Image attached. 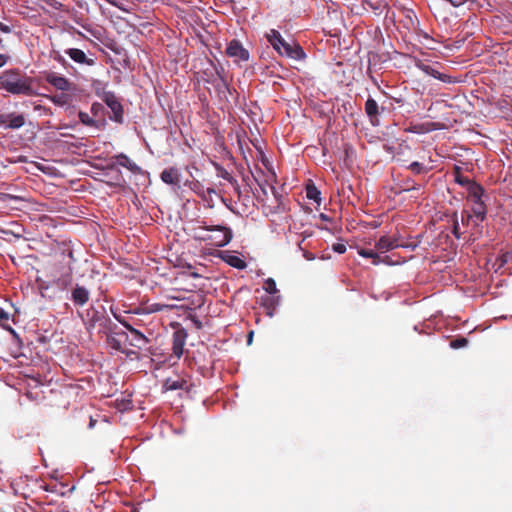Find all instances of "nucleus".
Masks as SVG:
<instances>
[{
	"mask_svg": "<svg viewBox=\"0 0 512 512\" xmlns=\"http://www.w3.org/2000/svg\"><path fill=\"white\" fill-rule=\"evenodd\" d=\"M263 289L269 294H275L277 292L276 283L272 278L265 280Z\"/></svg>",
	"mask_w": 512,
	"mask_h": 512,
	"instance_id": "29",
	"label": "nucleus"
},
{
	"mask_svg": "<svg viewBox=\"0 0 512 512\" xmlns=\"http://www.w3.org/2000/svg\"><path fill=\"white\" fill-rule=\"evenodd\" d=\"M160 177L164 183L169 185H178L180 182V174L178 170L174 167L164 169L161 172Z\"/></svg>",
	"mask_w": 512,
	"mask_h": 512,
	"instance_id": "12",
	"label": "nucleus"
},
{
	"mask_svg": "<svg viewBox=\"0 0 512 512\" xmlns=\"http://www.w3.org/2000/svg\"><path fill=\"white\" fill-rule=\"evenodd\" d=\"M25 123V118L22 114H3L0 115V126L5 129H19Z\"/></svg>",
	"mask_w": 512,
	"mask_h": 512,
	"instance_id": "8",
	"label": "nucleus"
},
{
	"mask_svg": "<svg viewBox=\"0 0 512 512\" xmlns=\"http://www.w3.org/2000/svg\"><path fill=\"white\" fill-rule=\"evenodd\" d=\"M45 81L60 91H69L72 88V83L66 77L55 72H47Z\"/></svg>",
	"mask_w": 512,
	"mask_h": 512,
	"instance_id": "7",
	"label": "nucleus"
},
{
	"mask_svg": "<svg viewBox=\"0 0 512 512\" xmlns=\"http://www.w3.org/2000/svg\"><path fill=\"white\" fill-rule=\"evenodd\" d=\"M66 54L76 63L86 64L88 66L95 64V61L91 58H87L86 54L81 49L70 48L66 50Z\"/></svg>",
	"mask_w": 512,
	"mask_h": 512,
	"instance_id": "10",
	"label": "nucleus"
},
{
	"mask_svg": "<svg viewBox=\"0 0 512 512\" xmlns=\"http://www.w3.org/2000/svg\"><path fill=\"white\" fill-rule=\"evenodd\" d=\"M473 216L480 222L486 218L487 208L483 201L474 202L472 206Z\"/></svg>",
	"mask_w": 512,
	"mask_h": 512,
	"instance_id": "20",
	"label": "nucleus"
},
{
	"mask_svg": "<svg viewBox=\"0 0 512 512\" xmlns=\"http://www.w3.org/2000/svg\"><path fill=\"white\" fill-rule=\"evenodd\" d=\"M269 189L271 190V193H272L273 198H274L276 201H278V195H277V192H276L275 188H274V187H272V186H269Z\"/></svg>",
	"mask_w": 512,
	"mask_h": 512,
	"instance_id": "45",
	"label": "nucleus"
},
{
	"mask_svg": "<svg viewBox=\"0 0 512 512\" xmlns=\"http://www.w3.org/2000/svg\"><path fill=\"white\" fill-rule=\"evenodd\" d=\"M133 345L142 348L148 343V339L145 337L143 333H141L139 330H133Z\"/></svg>",
	"mask_w": 512,
	"mask_h": 512,
	"instance_id": "23",
	"label": "nucleus"
},
{
	"mask_svg": "<svg viewBox=\"0 0 512 512\" xmlns=\"http://www.w3.org/2000/svg\"><path fill=\"white\" fill-rule=\"evenodd\" d=\"M192 190L195 193H197L201 198L207 200L206 188L200 182L193 183Z\"/></svg>",
	"mask_w": 512,
	"mask_h": 512,
	"instance_id": "28",
	"label": "nucleus"
},
{
	"mask_svg": "<svg viewBox=\"0 0 512 512\" xmlns=\"http://www.w3.org/2000/svg\"><path fill=\"white\" fill-rule=\"evenodd\" d=\"M10 60V56L7 54H0V68L4 67L8 61Z\"/></svg>",
	"mask_w": 512,
	"mask_h": 512,
	"instance_id": "40",
	"label": "nucleus"
},
{
	"mask_svg": "<svg viewBox=\"0 0 512 512\" xmlns=\"http://www.w3.org/2000/svg\"><path fill=\"white\" fill-rule=\"evenodd\" d=\"M407 169L410 170L415 175L428 173L431 170V168L426 167L424 164H422L418 161H414V162L410 163L407 166Z\"/></svg>",
	"mask_w": 512,
	"mask_h": 512,
	"instance_id": "21",
	"label": "nucleus"
},
{
	"mask_svg": "<svg viewBox=\"0 0 512 512\" xmlns=\"http://www.w3.org/2000/svg\"><path fill=\"white\" fill-rule=\"evenodd\" d=\"M0 31L3 33H9L11 31V29L6 24L0 22Z\"/></svg>",
	"mask_w": 512,
	"mask_h": 512,
	"instance_id": "42",
	"label": "nucleus"
},
{
	"mask_svg": "<svg viewBox=\"0 0 512 512\" xmlns=\"http://www.w3.org/2000/svg\"><path fill=\"white\" fill-rule=\"evenodd\" d=\"M399 246L400 245L396 238H391L388 236H382L375 244V248L380 252L390 251Z\"/></svg>",
	"mask_w": 512,
	"mask_h": 512,
	"instance_id": "13",
	"label": "nucleus"
},
{
	"mask_svg": "<svg viewBox=\"0 0 512 512\" xmlns=\"http://www.w3.org/2000/svg\"><path fill=\"white\" fill-rule=\"evenodd\" d=\"M472 216L468 211L463 210L461 213V222L463 225H468L470 220L472 219Z\"/></svg>",
	"mask_w": 512,
	"mask_h": 512,
	"instance_id": "35",
	"label": "nucleus"
},
{
	"mask_svg": "<svg viewBox=\"0 0 512 512\" xmlns=\"http://www.w3.org/2000/svg\"><path fill=\"white\" fill-rule=\"evenodd\" d=\"M455 170H456L455 181L458 184H460L462 186L469 187V184H472L474 182V181L469 180L467 177L462 176L460 173L459 167H456Z\"/></svg>",
	"mask_w": 512,
	"mask_h": 512,
	"instance_id": "27",
	"label": "nucleus"
},
{
	"mask_svg": "<svg viewBox=\"0 0 512 512\" xmlns=\"http://www.w3.org/2000/svg\"><path fill=\"white\" fill-rule=\"evenodd\" d=\"M415 66L421 70L422 72H424L425 74L427 75H430L444 83H452L454 82L452 80V77L447 75V74H443V73H440L439 71L435 70L433 67H431L430 65H427L425 64L423 61L421 60H417L416 63H415Z\"/></svg>",
	"mask_w": 512,
	"mask_h": 512,
	"instance_id": "9",
	"label": "nucleus"
},
{
	"mask_svg": "<svg viewBox=\"0 0 512 512\" xmlns=\"http://www.w3.org/2000/svg\"><path fill=\"white\" fill-rule=\"evenodd\" d=\"M332 249H333V251H335L339 254H343L346 252L347 248L344 243H335V244H333Z\"/></svg>",
	"mask_w": 512,
	"mask_h": 512,
	"instance_id": "36",
	"label": "nucleus"
},
{
	"mask_svg": "<svg viewBox=\"0 0 512 512\" xmlns=\"http://www.w3.org/2000/svg\"><path fill=\"white\" fill-rule=\"evenodd\" d=\"M102 110L103 106L100 103H93L91 106V113L95 117L98 116Z\"/></svg>",
	"mask_w": 512,
	"mask_h": 512,
	"instance_id": "37",
	"label": "nucleus"
},
{
	"mask_svg": "<svg viewBox=\"0 0 512 512\" xmlns=\"http://www.w3.org/2000/svg\"><path fill=\"white\" fill-rule=\"evenodd\" d=\"M10 318V315L8 312H6L5 310H3L2 308H0V323L2 325H4L5 323L8 322Z\"/></svg>",
	"mask_w": 512,
	"mask_h": 512,
	"instance_id": "39",
	"label": "nucleus"
},
{
	"mask_svg": "<svg viewBox=\"0 0 512 512\" xmlns=\"http://www.w3.org/2000/svg\"><path fill=\"white\" fill-rule=\"evenodd\" d=\"M52 101L56 104H64L65 103V96L61 95V96H54L52 98Z\"/></svg>",
	"mask_w": 512,
	"mask_h": 512,
	"instance_id": "41",
	"label": "nucleus"
},
{
	"mask_svg": "<svg viewBox=\"0 0 512 512\" xmlns=\"http://www.w3.org/2000/svg\"><path fill=\"white\" fill-rule=\"evenodd\" d=\"M226 262L234 267V268H237V269H243L246 267V263L245 261L240 258L239 256H236V255H229L226 259Z\"/></svg>",
	"mask_w": 512,
	"mask_h": 512,
	"instance_id": "24",
	"label": "nucleus"
},
{
	"mask_svg": "<svg viewBox=\"0 0 512 512\" xmlns=\"http://www.w3.org/2000/svg\"><path fill=\"white\" fill-rule=\"evenodd\" d=\"M313 63L306 49L296 40H290V80L310 87L314 85Z\"/></svg>",
	"mask_w": 512,
	"mask_h": 512,
	"instance_id": "1",
	"label": "nucleus"
},
{
	"mask_svg": "<svg viewBox=\"0 0 512 512\" xmlns=\"http://www.w3.org/2000/svg\"><path fill=\"white\" fill-rule=\"evenodd\" d=\"M467 192H468L467 199L469 201H471L472 203L482 201L484 189L480 184H478L476 182L469 184V187H467Z\"/></svg>",
	"mask_w": 512,
	"mask_h": 512,
	"instance_id": "15",
	"label": "nucleus"
},
{
	"mask_svg": "<svg viewBox=\"0 0 512 512\" xmlns=\"http://www.w3.org/2000/svg\"><path fill=\"white\" fill-rule=\"evenodd\" d=\"M438 129H441V126L436 122H424L415 124L411 127V131L418 134L429 133Z\"/></svg>",
	"mask_w": 512,
	"mask_h": 512,
	"instance_id": "16",
	"label": "nucleus"
},
{
	"mask_svg": "<svg viewBox=\"0 0 512 512\" xmlns=\"http://www.w3.org/2000/svg\"><path fill=\"white\" fill-rule=\"evenodd\" d=\"M260 188L262 189L263 193L267 195V191L260 185Z\"/></svg>",
	"mask_w": 512,
	"mask_h": 512,
	"instance_id": "48",
	"label": "nucleus"
},
{
	"mask_svg": "<svg viewBox=\"0 0 512 512\" xmlns=\"http://www.w3.org/2000/svg\"><path fill=\"white\" fill-rule=\"evenodd\" d=\"M0 89L12 95H34L32 79L18 69L5 70L0 74Z\"/></svg>",
	"mask_w": 512,
	"mask_h": 512,
	"instance_id": "2",
	"label": "nucleus"
},
{
	"mask_svg": "<svg viewBox=\"0 0 512 512\" xmlns=\"http://www.w3.org/2000/svg\"><path fill=\"white\" fill-rule=\"evenodd\" d=\"M207 200L211 198L212 194H216V191L213 187L206 188Z\"/></svg>",
	"mask_w": 512,
	"mask_h": 512,
	"instance_id": "43",
	"label": "nucleus"
},
{
	"mask_svg": "<svg viewBox=\"0 0 512 512\" xmlns=\"http://www.w3.org/2000/svg\"><path fill=\"white\" fill-rule=\"evenodd\" d=\"M118 162H119L120 165L132 169L131 161H130V159L126 155H123V154L119 155L118 156Z\"/></svg>",
	"mask_w": 512,
	"mask_h": 512,
	"instance_id": "34",
	"label": "nucleus"
},
{
	"mask_svg": "<svg viewBox=\"0 0 512 512\" xmlns=\"http://www.w3.org/2000/svg\"><path fill=\"white\" fill-rule=\"evenodd\" d=\"M167 385V388L170 389V390H176V389H180L182 388L183 386V381H173V382H167L166 383Z\"/></svg>",
	"mask_w": 512,
	"mask_h": 512,
	"instance_id": "38",
	"label": "nucleus"
},
{
	"mask_svg": "<svg viewBox=\"0 0 512 512\" xmlns=\"http://www.w3.org/2000/svg\"><path fill=\"white\" fill-rule=\"evenodd\" d=\"M365 113L368 116L370 123L375 125L378 123L379 117V106L378 103L371 97L365 102Z\"/></svg>",
	"mask_w": 512,
	"mask_h": 512,
	"instance_id": "11",
	"label": "nucleus"
},
{
	"mask_svg": "<svg viewBox=\"0 0 512 512\" xmlns=\"http://www.w3.org/2000/svg\"><path fill=\"white\" fill-rule=\"evenodd\" d=\"M251 339H252V332L250 333V336H249V340H248V341L250 342V341H251Z\"/></svg>",
	"mask_w": 512,
	"mask_h": 512,
	"instance_id": "49",
	"label": "nucleus"
},
{
	"mask_svg": "<svg viewBox=\"0 0 512 512\" xmlns=\"http://www.w3.org/2000/svg\"><path fill=\"white\" fill-rule=\"evenodd\" d=\"M320 218H321L322 220H324V221H330V218H329L326 214H324V213H321V214H320Z\"/></svg>",
	"mask_w": 512,
	"mask_h": 512,
	"instance_id": "46",
	"label": "nucleus"
},
{
	"mask_svg": "<svg viewBox=\"0 0 512 512\" xmlns=\"http://www.w3.org/2000/svg\"><path fill=\"white\" fill-rule=\"evenodd\" d=\"M78 116H79L80 122L83 125L89 126V127H95V128L99 127L98 121L95 120L94 118H92L91 116H89L88 113L80 111Z\"/></svg>",
	"mask_w": 512,
	"mask_h": 512,
	"instance_id": "22",
	"label": "nucleus"
},
{
	"mask_svg": "<svg viewBox=\"0 0 512 512\" xmlns=\"http://www.w3.org/2000/svg\"><path fill=\"white\" fill-rule=\"evenodd\" d=\"M72 300L75 304L83 306L89 300V291L77 285L72 291Z\"/></svg>",
	"mask_w": 512,
	"mask_h": 512,
	"instance_id": "14",
	"label": "nucleus"
},
{
	"mask_svg": "<svg viewBox=\"0 0 512 512\" xmlns=\"http://www.w3.org/2000/svg\"><path fill=\"white\" fill-rule=\"evenodd\" d=\"M359 255L365 258H372V263L374 265H378L380 263H387L390 264L389 256H385L381 258L376 252L370 249H360L358 251Z\"/></svg>",
	"mask_w": 512,
	"mask_h": 512,
	"instance_id": "18",
	"label": "nucleus"
},
{
	"mask_svg": "<svg viewBox=\"0 0 512 512\" xmlns=\"http://www.w3.org/2000/svg\"><path fill=\"white\" fill-rule=\"evenodd\" d=\"M468 344V340L465 337H459L450 342V346L453 349H459L465 347Z\"/></svg>",
	"mask_w": 512,
	"mask_h": 512,
	"instance_id": "30",
	"label": "nucleus"
},
{
	"mask_svg": "<svg viewBox=\"0 0 512 512\" xmlns=\"http://www.w3.org/2000/svg\"><path fill=\"white\" fill-rule=\"evenodd\" d=\"M92 88L96 95L102 99V95L105 93H109L110 91H106V84L100 80H93Z\"/></svg>",
	"mask_w": 512,
	"mask_h": 512,
	"instance_id": "25",
	"label": "nucleus"
},
{
	"mask_svg": "<svg viewBox=\"0 0 512 512\" xmlns=\"http://www.w3.org/2000/svg\"><path fill=\"white\" fill-rule=\"evenodd\" d=\"M168 308H170L169 305L161 304V303H154V304H151L148 307V312H150V313L160 312V311H163V310L168 309Z\"/></svg>",
	"mask_w": 512,
	"mask_h": 512,
	"instance_id": "32",
	"label": "nucleus"
},
{
	"mask_svg": "<svg viewBox=\"0 0 512 512\" xmlns=\"http://www.w3.org/2000/svg\"><path fill=\"white\" fill-rule=\"evenodd\" d=\"M184 345H185V336L179 332L175 333L174 337H173L172 351H173V354L177 358H180L182 356L183 351H184Z\"/></svg>",
	"mask_w": 512,
	"mask_h": 512,
	"instance_id": "19",
	"label": "nucleus"
},
{
	"mask_svg": "<svg viewBox=\"0 0 512 512\" xmlns=\"http://www.w3.org/2000/svg\"><path fill=\"white\" fill-rule=\"evenodd\" d=\"M121 323H122V324H123V326H124L127 330H129L131 333H133V330H136V329H135L134 327H132L128 322L123 321V322H121Z\"/></svg>",
	"mask_w": 512,
	"mask_h": 512,
	"instance_id": "44",
	"label": "nucleus"
},
{
	"mask_svg": "<svg viewBox=\"0 0 512 512\" xmlns=\"http://www.w3.org/2000/svg\"><path fill=\"white\" fill-rule=\"evenodd\" d=\"M108 342H109V345L115 349V350H118V351H122V352H125L123 349H122V345H121V341L119 339H117L115 336H110L108 338Z\"/></svg>",
	"mask_w": 512,
	"mask_h": 512,
	"instance_id": "31",
	"label": "nucleus"
},
{
	"mask_svg": "<svg viewBox=\"0 0 512 512\" xmlns=\"http://www.w3.org/2000/svg\"><path fill=\"white\" fill-rule=\"evenodd\" d=\"M305 192H306V197L309 200H313L317 204H320V202H321L320 194L321 193H320V191L318 190V188L315 186L314 182L311 179H307L306 180Z\"/></svg>",
	"mask_w": 512,
	"mask_h": 512,
	"instance_id": "17",
	"label": "nucleus"
},
{
	"mask_svg": "<svg viewBox=\"0 0 512 512\" xmlns=\"http://www.w3.org/2000/svg\"><path fill=\"white\" fill-rule=\"evenodd\" d=\"M267 40L273 47V49L280 55V56H288V43L285 41V39L281 36V34L275 30H270L267 35Z\"/></svg>",
	"mask_w": 512,
	"mask_h": 512,
	"instance_id": "5",
	"label": "nucleus"
},
{
	"mask_svg": "<svg viewBox=\"0 0 512 512\" xmlns=\"http://www.w3.org/2000/svg\"><path fill=\"white\" fill-rule=\"evenodd\" d=\"M402 188L404 191L420 190L421 185L417 184L413 179L406 178L402 182Z\"/></svg>",
	"mask_w": 512,
	"mask_h": 512,
	"instance_id": "26",
	"label": "nucleus"
},
{
	"mask_svg": "<svg viewBox=\"0 0 512 512\" xmlns=\"http://www.w3.org/2000/svg\"><path fill=\"white\" fill-rule=\"evenodd\" d=\"M55 59H56L58 62H61V63L64 61V58H63L62 56H60V55H59V56H57V57H55Z\"/></svg>",
	"mask_w": 512,
	"mask_h": 512,
	"instance_id": "47",
	"label": "nucleus"
},
{
	"mask_svg": "<svg viewBox=\"0 0 512 512\" xmlns=\"http://www.w3.org/2000/svg\"><path fill=\"white\" fill-rule=\"evenodd\" d=\"M196 237L203 241H209L216 247L226 246L232 239L230 228L221 225H203L195 229Z\"/></svg>",
	"mask_w": 512,
	"mask_h": 512,
	"instance_id": "3",
	"label": "nucleus"
},
{
	"mask_svg": "<svg viewBox=\"0 0 512 512\" xmlns=\"http://www.w3.org/2000/svg\"><path fill=\"white\" fill-rule=\"evenodd\" d=\"M454 223H453V228H452V233L453 235L457 238V239H460L461 237V232H460V226H459V222L457 220V214L455 213L454 214Z\"/></svg>",
	"mask_w": 512,
	"mask_h": 512,
	"instance_id": "33",
	"label": "nucleus"
},
{
	"mask_svg": "<svg viewBox=\"0 0 512 512\" xmlns=\"http://www.w3.org/2000/svg\"><path fill=\"white\" fill-rule=\"evenodd\" d=\"M102 100L111 109L113 116L110 118L116 122H122L123 108L114 93L109 92L102 95Z\"/></svg>",
	"mask_w": 512,
	"mask_h": 512,
	"instance_id": "6",
	"label": "nucleus"
},
{
	"mask_svg": "<svg viewBox=\"0 0 512 512\" xmlns=\"http://www.w3.org/2000/svg\"><path fill=\"white\" fill-rule=\"evenodd\" d=\"M226 55L233 59L234 62L248 61L249 52L243 47L238 40H232L228 43L226 48Z\"/></svg>",
	"mask_w": 512,
	"mask_h": 512,
	"instance_id": "4",
	"label": "nucleus"
}]
</instances>
